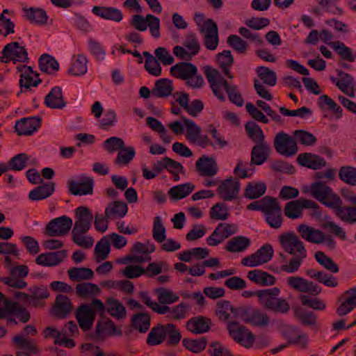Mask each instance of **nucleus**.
<instances>
[{"mask_svg":"<svg viewBox=\"0 0 356 356\" xmlns=\"http://www.w3.org/2000/svg\"><path fill=\"white\" fill-rule=\"evenodd\" d=\"M310 193L321 204L333 209L341 221L348 224L356 222V194L354 192L343 190L341 193L343 198L350 205H343L339 196L322 181L312 184Z\"/></svg>","mask_w":356,"mask_h":356,"instance_id":"1","label":"nucleus"},{"mask_svg":"<svg viewBox=\"0 0 356 356\" xmlns=\"http://www.w3.org/2000/svg\"><path fill=\"white\" fill-rule=\"evenodd\" d=\"M181 120L186 129V137L190 143H193L202 148L211 146L213 149H223L228 145V142L224 138L223 136L219 133L213 124H209L207 131L214 140V141H212L207 135L201 134L200 127L192 120L182 117Z\"/></svg>","mask_w":356,"mask_h":356,"instance_id":"2","label":"nucleus"},{"mask_svg":"<svg viewBox=\"0 0 356 356\" xmlns=\"http://www.w3.org/2000/svg\"><path fill=\"white\" fill-rule=\"evenodd\" d=\"M279 241L282 249L293 256L288 264L281 266L280 270L287 273L297 272L307 257V250L303 242L293 232L281 234Z\"/></svg>","mask_w":356,"mask_h":356,"instance_id":"3","label":"nucleus"},{"mask_svg":"<svg viewBox=\"0 0 356 356\" xmlns=\"http://www.w3.org/2000/svg\"><path fill=\"white\" fill-rule=\"evenodd\" d=\"M280 289L277 287L259 290L258 302L266 309L280 314H286L290 309L288 301L278 298Z\"/></svg>","mask_w":356,"mask_h":356,"instance_id":"4","label":"nucleus"},{"mask_svg":"<svg viewBox=\"0 0 356 356\" xmlns=\"http://www.w3.org/2000/svg\"><path fill=\"white\" fill-rule=\"evenodd\" d=\"M105 312L104 303L99 299H94L90 305H81L75 314L79 327L83 331H88L92 327L96 314L103 315Z\"/></svg>","mask_w":356,"mask_h":356,"instance_id":"5","label":"nucleus"},{"mask_svg":"<svg viewBox=\"0 0 356 356\" xmlns=\"http://www.w3.org/2000/svg\"><path fill=\"white\" fill-rule=\"evenodd\" d=\"M227 330L234 341L242 346L249 348L254 344L255 337L245 326L237 321H229L227 323Z\"/></svg>","mask_w":356,"mask_h":356,"instance_id":"6","label":"nucleus"},{"mask_svg":"<svg viewBox=\"0 0 356 356\" xmlns=\"http://www.w3.org/2000/svg\"><path fill=\"white\" fill-rule=\"evenodd\" d=\"M273 145L277 153L286 157L293 156L298 151L295 138L284 131L275 135Z\"/></svg>","mask_w":356,"mask_h":356,"instance_id":"7","label":"nucleus"},{"mask_svg":"<svg viewBox=\"0 0 356 356\" xmlns=\"http://www.w3.org/2000/svg\"><path fill=\"white\" fill-rule=\"evenodd\" d=\"M28 52L24 47L20 46L18 42H12L7 44L2 50V56L0 60L2 63H8L13 61V63H28Z\"/></svg>","mask_w":356,"mask_h":356,"instance_id":"8","label":"nucleus"},{"mask_svg":"<svg viewBox=\"0 0 356 356\" xmlns=\"http://www.w3.org/2000/svg\"><path fill=\"white\" fill-rule=\"evenodd\" d=\"M304 209H311L315 212H319V205L313 200L305 198L289 202L286 204L284 211L285 216L290 219H297L302 216Z\"/></svg>","mask_w":356,"mask_h":356,"instance_id":"9","label":"nucleus"},{"mask_svg":"<svg viewBox=\"0 0 356 356\" xmlns=\"http://www.w3.org/2000/svg\"><path fill=\"white\" fill-rule=\"evenodd\" d=\"M204 73L215 96L220 101L225 102V97L220 90V88L223 86L225 90H227L230 86L227 81L222 76L221 74L217 70L211 66H205L204 67Z\"/></svg>","mask_w":356,"mask_h":356,"instance_id":"10","label":"nucleus"},{"mask_svg":"<svg viewBox=\"0 0 356 356\" xmlns=\"http://www.w3.org/2000/svg\"><path fill=\"white\" fill-rule=\"evenodd\" d=\"M72 226V220L67 216H62L51 220L46 225L44 234L49 237L66 235Z\"/></svg>","mask_w":356,"mask_h":356,"instance_id":"11","label":"nucleus"},{"mask_svg":"<svg viewBox=\"0 0 356 356\" xmlns=\"http://www.w3.org/2000/svg\"><path fill=\"white\" fill-rule=\"evenodd\" d=\"M274 254L270 244H264L254 253L244 257L241 264L244 266L255 267L264 264L271 260Z\"/></svg>","mask_w":356,"mask_h":356,"instance_id":"12","label":"nucleus"},{"mask_svg":"<svg viewBox=\"0 0 356 356\" xmlns=\"http://www.w3.org/2000/svg\"><path fill=\"white\" fill-rule=\"evenodd\" d=\"M75 222L72 231L88 232L91 228L94 216L86 206H80L74 210Z\"/></svg>","mask_w":356,"mask_h":356,"instance_id":"13","label":"nucleus"},{"mask_svg":"<svg viewBox=\"0 0 356 356\" xmlns=\"http://www.w3.org/2000/svg\"><path fill=\"white\" fill-rule=\"evenodd\" d=\"M200 33L204 34V45L211 51L215 50L219 42L218 29L216 23L211 19L206 20V24L201 27Z\"/></svg>","mask_w":356,"mask_h":356,"instance_id":"14","label":"nucleus"},{"mask_svg":"<svg viewBox=\"0 0 356 356\" xmlns=\"http://www.w3.org/2000/svg\"><path fill=\"white\" fill-rule=\"evenodd\" d=\"M237 230L238 227L234 224L220 223L207 238V243L210 246H216L229 236L236 234Z\"/></svg>","mask_w":356,"mask_h":356,"instance_id":"15","label":"nucleus"},{"mask_svg":"<svg viewBox=\"0 0 356 356\" xmlns=\"http://www.w3.org/2000/svg\"><path fill=\"white\" fill-rule=\"evenodd\" d=\"M239 190V181L230 177L219 182L217 193L222 200L232 201L236 198Z\"/></svg>","mask_w":356,"mask_h":356,"instance_id":"16","label":"nucleus"},{"mask_svg":"<svg viewBox=\"0 0 356 356\" xmlns=\"http://www.w3.org/2000/svg\"><path fill=\"white\" fill-rule=\"evenodd\" d=\"M282 337L287 340L288 344H295L305 348L308 343V336L293 325H285L282 328Z\"/></svg>","mask_w":356,"mask_h":356,"instance_id":"17","label":"nucleus"},{"mask_svg":"<svg viewBox=\"0 0 356 356\" xmlns=\"http://www.w3.org/2000/svg\"><path fill=\"white\" fill-rule=\"evenodd\" d=\"M266 209L264 214L266 215V222L271 227L279 229L282 226L283 218L281 207L277 200L273 197Z\"/></svg>","mask_w":356,"mask_h":356,"instance_id":"18","label":"nucleus"},{"mask_svg":"<svg viewBox=\"0 0 356 356\" xmlns=\"http://www.w3.org/2000/svg\"><path fill=\"white\" fill-rule=\"evenodd\" d=\"M40 125V117L24 118L16 122L15 129L19 136H30L36 131Z\"/></svg>","mask_w":356,"mask_h":356,"instance_id":"19","label":"nucleus"},{"mask_svg":"<svg viewBox=\"0 0 356 356\" xmlns=\"http://www.w3.org/2000/svg\"><path fill=\"white\" fill-rule=\"evenodd\" d=\"M67 256L65 250L49 252L39 254L35 259V263L42 266H56L62 263Z\"/></svg>","mask_w":356,"mask_h":356,"instance_id":"20","label":"nucleus"},{"mask_svg":"<svg viewBox=\"0 0 356 356\" xmlns=\"http://www.w3.org/2000/svg\"><path fill=\"white\" fill-rule=\"evenodd\" d=\"M94 181L91 177H86L81 181L72 179L67 181L69 192L74 195H92L93 193Z\"/></svg>","mask_w":356,"mask_h":356,"instance_id":"21","label":"nucleus"},{"mask_svg":"<svg viewBox=\"0 0 356 356\" xmlns=\"http://www.w3.org/2000/svg\"><path fill=\"white\" fill-rule=\"evenodd\" d=\"M197 170L201 176L213 177L216 175L218 168L213 157L202 156L195 163Z\"/></svg>","mask_w":356,"mask_h":356,"instance_id":"22","label":"nucleus"},{"mask_svg":"<svg viewBox=\"0 0 356 356\" xmlns=\"http://www.w3.org/2000/svg\"><path fill=\"white\" fill-rule=\"evenodd\" d=\"M71 300L66 296L58 294L55 299L52 314L59 318H65L72 310Z\"/></svg>","mask_w":356,"mask_h":356,"instance_id":"23","label":"nucleus"},{"mask_svg":"<svg viewBox=\"0 0 356 356\" xmlns=\"http://www.w3.org/2000/svg\"><path fill=\"white\" fill-rule=\"evenodd\" d=\"M170 72L173 76L186 81L197 74V68L191 63L180 62L172 66Z\"/></svg>","mask_w":356,"mask_h":356,"instance_id":"24","label":"nucleus"},{"mask_svg":"<svg viewBox=\"0 0 356 356\" xmlns=\"http://www.w3.org/2000/svg\"><path fill=\"white\" fill-rule=\"evenodd\" d=\"M297 162L302 166L313 170L320 169L326 165L324 158L308 152L300 154L298 156Z\"/></svg>","mask_w":356,"mask_h":356,"instance_id":"25","label":"nucleus"},{"mask_svg":"<svg viewBox=\"0 0 356 356\" xmlns=\"http://www.w3.org/2000/svg\"><path fill=\"white\" fill-rule=\"evenodd\" d=\"M211 319L202 316L193 317L186 323L187 330L195 334L208 332L211 328Z\"/></svg>","mask_w":356,"mask_h":356,"instance_id":"26","label":"nucleus"},{"mask_svg":"<svg viewBox=\"0 0 356 356\" xmlns=\"http://www.w3.org/2000/svg\"><path fill=\"white\" fill-rule=\"evenodd\" d=\"M45 105L53 109H62L66 106L64 100L62 88L58 86L54 87L44 98Z\"/></svg>","mask_w":356,"mask_h":356,"instance_id":"27","label":"nucleus"},{"mask_svg":"<svg viewBox=\"0 0 356 356\" xmlns=\"http://www.w3.org/2000/svg\"><path fill=\"white\" fill-rule=\"evenodd\" d=\"M245 323L257 327H266L270 324V318L265 312L249 308Z\"/></svg>","mask_w":356,"mask_h":356,"instance_id":"28","label":"nucleus"},{"mask_svg":"<svg viewBox=\"0 0 356 356\" xmlns=\"http://www.w3.org/2000/svg\"><path fill=\"white\" fill-rule=\"evenodd\" d=\"M297 231L304 240L315 243H323V232L315 229L314 227L308 226L305 224H301L297 227Z\"/></svg>","mask_w":356,"mask_h":356,"instance_id":"29","label":"nucleus"},{"mask_svg":"<svg viewBox=\"0 0 356 356\" xmlns=\"http://www.w3.org/2000/svg\"><path fill=\"white\" fill-rule=\"evenodd\" d=\"M17 70L21 72L19 81L20 88L29 90L31 86L36 87L42 82L40 78L33 80L31 76L33 70L31 67L24 65L17 66Z\"/></svg>","mask_w":356,"mask_h":356,"instance_id":"30","label":"nucleus"},{"mask_svg":"<svg viewBox=\"0 0 356 356\" xmlns=\"http://www.w3.org/2000/svg\"><path fill=\"white\" fill-rule=\"evenodd\" d=\"M92 13L99 17L116 22H120L123 18L121 10L113 7L95 6Z\"/></svg>","mask_w":356,"mask_h":356,"instance_id":"31","label":"nucleus"},{"mask_svg":"<svg viewBox=\"0 0 356 356\" xmlns=\"http://www.w3.org/2000/svg\"><path fill=\"white\" fill-rule=\"evenodd\" d=\"M271 151L270 146L266 143L256 144L251 152V165H261L268 157Z\"/></svg>","mask_w":356,"mask_h":356,"instance_id":"32","label":"nucleus"},{"mask_svg":"<svg viewBox=\"0 0 356 356\" xmlns=\"http://www.w3.org/2000/svg\"><path fill=\"white\" fill-rule=\"evenodd\" d=\"M247 277L256 284L262 286H273L276 282L273 275L258 269L249 271Z\"/></svg>","mask_w":356,"mask_h":356,"instance_id":"33","label":"nucleus"},{"mask_svg":"<svg viewBox=\"0 0 356 356\" xmlns=\"http://www.w3.org/2000/svg\"><path fill=\"white\" fill-rule=\"evenodd\" d=\"M55 191V184L48 182L38 186L29 192V198L33 201L46 199L53 194Z\"/></svg>","mask_w":356,"mask_h":356,"instance_id":"34","label":"nucleus"},{"mask_svg":"<svg viewBox=\"0 0 356 356\" xmlns=\"http://www.w3.org/2000/svg\"><path fill=\"white\" fill-rule=\"evenodd\" d=\"M127 211V204L122 201L111 202L105 209L106 216L110 220L123 218Z\"/></svg>","mask_w":356,"mask_h":356,"instance_id":"35","label":"nucleus"},{"mask_svg":"<svg viewBox=\"0 0 356 356\" xmlns=\"http://www.w3.org/2000/svg\"><path fill=\"white\" fill-rule=\"evenodd\" d=\"M317 104L321 110H327L330 111L332 114L334 115L337 119H340L341 118V108L327 95H322L320 96Z\"/></svg>","mask_w":356,"mask_h":356,"instance_id":"36","label":"nucleus"},{"mask_svg":"<svg viewBox=\"0 0 356 356\" xmlns=\"http://www.w3.org/2000/svg\"><path fill=\"white\" fill-rule=\"evenodd\" d=\"M104 307L105 311L116 319H122L126 316L125 307L118 300L108 298Z\"/></svg>","mask_w":356,"mask_h":356,"instance_id":"37","label":"nucleus"},{"mask_svg":"<svg viewBox=\"0 0 356 356\" xmlns=\"http://www.w3.org/2000/svg\"><path fill=\"white\" fill-rule=\"evenodd\" d=\"M24 12L26 19L31 23L44 25L47 22L48 16L44 9L31 7L28 9H24Z\"/></svg>","mask_w":356,"mask_h":356,"instance_id":"38","label":"nucleus"},{"mask_svg":"<svg viewBox=\"0 0 356 356\" xmlns=\"http://www.w3.org/2000/svg\"><path fill=\"white\" fill-rule=\"evenodd\" d=\"M173 90L172 83L168 79H161L156 81L152 95L156 97H168Z\"/></svg>","mask_w":356,"mask_h":356,"instance_id":"39","label":"nucleus"},{"mask_svg":"<svg viewBox=\"0 0 356 356\" xmlns=\"http://www.w3.org/2000/svg\"><path fill=\"white\" fill-rule=\"evenodd\" d=\"M250 245L249 238L243 236H237L227 241L226 250L230 252H240L245 251Z\"/></svg>","mask_w":356,"mask_h":356,"instance_id":"40","label":"nucleus"},{"mask_svg":"<svg viewBox=\"0 0 356 356\" xmlns=\"http://www.w3.org/2000/svg\"><path fill=\"white\" fill-rule=\"evenodd\" d=\"M216 59L225 75L232 79L234 76L229 70V67L234 63V58L232 55L231 51L224 50L222 52L218 53L216 56Z\"/></svg>","mask_w":356,"mask_h":356,"instance_id":"41","label":"nucleus"},{"mask_svg":"<svg viewBox=\"0 0 356 356\" xmlns=\"http://www.w3.org/2000/svg\"><path fill=\"white\" fill-rule=\"evenodd\" d=\"M245 129L248 136L256 144L266 143L261 128L256 122L253 121L247 122L245 124Z\"/></svg>","mask_w":356,"mask_h":356,"instance_id":"42","label":"nucleus"},{"mask_svg":"<svg viewBox=\"0 0 356 356\" xmlns=\"http://www.w3.org/2000/svg\"><path fill=\"white\" fill-rule=\"evenodd\" d=\"M195 189V186L191 183H186L172 187L168 194L172 200H179L187 197Z\"/></svg>","mask_w":356,"mask_h":356,"instance_id":"43","label":"nucleus"},{"mask_svg":"<svg viewBox=\"0 0 356 356\" xmlns=\"http://www.w3.org/2000/svg\"><path fill=\"white\" fill-rule=\"evenodd\" d=\"M8 302L7 310L10 311L13 315H15L22 323H27L31 318L29 312L18 302L6 300Z\"/></svg>","mask_w":356,"mask_h":356,"instance_id":"44","label":"nucleus"},{"mask_svg":"<svg viewBox=\"0 0 356 356\" xmlns=\"http://www.w3.org/2000/svg\"><path fill=\"white\" fill-rule=\"evenodd\" d=\"M39 67L42 72L51 74L59 70V64L54 56L44 54L39 58Z\"/></svg>","mask_w":356,"mask_h":356,"instance_id":"45","label":"nucleus"},{"mask_svg":"<svg viewBox=\"0 0 356 356\" xmlns=\"http://www.w3.org/2000/svg\"><path fill=\"white\" fill-rule=\"evenodd\" d=\"M266 191V186L262 182H250L246 186L244 196L249 199H257L262 196Z\"/></svg>","mask_w":356,"mask_h":356,"instance_id":"46","label":"nucleus"},{"mask_svg":"<svg viewBox=\"0 0 356 356\" xmlns=\"http://www.w3.org/2000/svg\"><path fill=\"white\" fill-rule=\"evenodd\" d=\"M67 274L72 281L80 282L81 280H91L94 276L93 271L88 268L73 267L67 270Z\"/></svg>","mask_w":356,"mask_h":356,"instance_id":"47","label":"nucleus"},{"mask_svg":"<svg viewBox=\"0 0 356 356\" xmlns=\"http://www.w3.org/2000/svg\"><path fill=\"white\" fill-rule=\"evenodd\" d=\"M29 161V156L26 153L16 154L6 163L7 171L8 170L21 171L27 167Z\"/></svg>","mask_w":356,"mask_h":356,"instance_id":"48","label":"nucleus"},{"mask_svg":"<svg viewBox=\"0 0 356 356\" xmlns=\"http://www.w3.org/2000/svg\"><path fill=\"white\" fill-rule=\"evenodd\" d=\"M133 327L141 333L146 332L150 326V317L146 313L134 314L131 318Z\"/></svg>","mask_w":356,"mask_h":356,"instance_id":"49","label":"nucleus"},{"mask_svg":"<svg viewBox=\"0 0 356 356\" xmlns=\"http://www.w3.org/2000/svg\"><path fill=\"white\" fill-rule=\"evenodd\" d=\"M165 339L167 338V343L170 346L177 345L181 339V334L177 326L172 323L163 325Z\"/></svg>","mask_w":356,"mask_h":356,"instance_id":"50","label":"nucleus"},{"mask_svg":"<svg viewBox=\"0 0 356 356\" xmlns=\"http://www.w3.org/2000/svg\"><path fill=\"white\" fill-rule=\"evenodd\" d=\"M13 341L17 348L24 349L33 354L38 353V347L33 339L18 334L13 339Z\"/></svg>","mask_w":356,"mask_h":356,"instance_id":"51","label":"nucleus"},{"mask_svg":"<svg viewBox=\"0 0 356 356\" xmlns=\"http://www.w3.org/2000/svg\"><path fill=\"white\" fill-rule=\"evenodd\" d=\"M97 262L106 259L110 252V242L107 236H104L97 243L94 250Z\"/></svg>","mask_w":356,"mask_h":356,"instance_id":"52","label":"nucleus"},{"mask_svg":"<svg viewBox=\"0 0 356 356\" xmlns=\"http://www.w3.org/2000/svg\"><path fill=\"white\" fill-rule=\"evenodd\" d=\"M227 43L229 47L239 54H245L249 48L248 43L235 34L229 35L227 37Z\"/></svg>","mask_w":356,"mask_h":356,"instance_id":"53","label":"nucleus"},{"mask_svg":"<svg viewBox=\"0 0 356 356\" xmlns=\"http://www.w3.org/2000/svg\"><path fill=\"white\" fill-rule=\"evenodd\" d=\"M316 261L323 266L326 270L332 273H337L339 270V266L334 261V260L327 256L323 252L318 251L314 254Z\"/></svg>","mask_w":356,"mask_h":356,"instance_id":"54","label":"nucleus"},{"mask_svg":"<svg viewBox=\"0 0 356 356\" xmlns=\"http://www.w3.org/2000/svg\"><path fill=\"white\" fill-rule=\"evenodd\" d=\"M87 63L88 59L83 54H77L76 59L68 70V73L74 76L85 74L88 70Z\"/></svg>","mask_w":356,"mask_h":356,"instance_id":"55","label":"nucleus"},{"mask_svg":"<svg viewBox=\"0 0 356 356\" xmlns=\"http://www.w3.org/2000/svg\"><path fill=\"white\" fill-rule=\"evenodd\" d=\"M338 55L340 56V58L342 60L348 61V62H354L355 59V56L353 54V51L348 47H346L343 42L337 40L334 43L332 44L331 47Z\"/></svg>","mask_w":356,"mask_h":356,"instance_id":"56","label":"nucleus"},{"mask_svg":"<svg viewBox=\"0 0 356 356\" xmlns=\"http://www.w3.org/2000/svg\"><path fill=\"white\" fill-rule=\"evenodd\" d=\"M207 343V340L204 337H201L196 339L184 338L182 341L184 347L195 353H200L204 350Z\"/></svg>","mask_w":356,"mask_h":356,"instance_id":"57","label":"nucleus"},{"mask_svg":"<svg viewBox=\"0 0 356 356\" xmlns=\"http://www.w3.org/2000/svg\"><path fill=\"white\" fill-rule=\"evenodd\" d=\"M164 340L163 325L159 324L150 330L147 338V343L149 346H156L161 344Z\"/></svg>","mask_w":356,"mask_h":356,"instance_id":"58","label":"nucleus"},{"mask_svg":"<svg viewBox=\"0 0 356 356\" xmlns=\"http://www.w3.org/2000/svg\"><path fill=\"white\" fill-rule=\"evenodd\" d=\"M293 136L296 140L301 145L306 146H312L316 143V137L312 133L303 130L298 129L293 131Z\"/></svg>","mask_w":356,"mask_h":356,"instance_id":"59","label":"nucleus"},{"mask_svg":"<svg viewBox=\"0 0 356 356\" xmlns=\"http://www.w3.org/2000/svg\"><path fill=\"white\" fill-rule=\"evenodd\" d=\"M76 291L79 296L86 298L97 294L99 289L95 284L83 282L76 285Z\"/></svg>","mask_w":356,"mask_h":356,"instance_id":"60","label":"nucleus"},{"mask_svg":"<svg viewBox=\"0 0 356 356\" xmlns=\"http://www.w3.org/2000/svg\"><path fill=\"white\" fill-rule=\"evenodd\" d=\"M256 72L259 77L263 81L265 84L270 86H274L277 83L276 73L267 67H258Z\"/></svg>","mask_w":356,"mask_h":356,"instance_id":"61","label":"nucleus"},{"mask_svg":"<svg viewBox=\"0 0 356 356\" xmlns=\"http://www.w3.org/2000/svg\"><path fill=\"white\" fill-rule=\"evenodd\" d=\"M136 154L135 149L133 147H126L121 149L116 159H115V163L117 165H127L134 158Z\"/></svg>","mask_w":356,"mask_h":356,"instance_id":"62","label":"nucleus"},{"mask_svg":"<svg viewBox=\"0 0 356 356\" xmlns=\"http://www.w3.org/2000/svg\"><path fill=\"white\" fill-rule=\"evenodd\" d=\"M209 216L211 219L225 220L229 216L227 206L224 203H217L210 209Z\"/></svg>","mask_w":356,"mask_h":356,"instance_id":"63","label":"nucleus"},{"mask_svg":"<svg viewBox=\"0 0 356 356\" xmlns=\"http://www.w3.org/2000/svg\"><path fill=\"white\" fill-rule=\"evenodd\" d=\"M339 178L345 183L356 186V168L353 166H342L339 171Z\"/></svg>","mask_w":356,"mask_h":356,"instance_id":"64","label":"nucleus"}]
</instances>
